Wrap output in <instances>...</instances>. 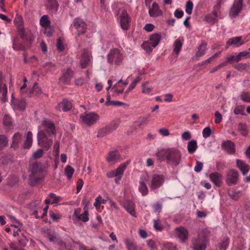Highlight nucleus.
<instances>
[{
  "instance_id": "nucleus-16",
  "label": "nucleus",
  "mask_w": 250,
  "mask_h": 250,
  "mask_svg": "<svg viewBox=\"0 0 250 250\" xmlns=\"http://www.w3.org/2000/svg\"><path fill=\"white\" fill-rule=\"evenodd\" d=\"M91 57V52L86 49H83L82 51V59L80 61V63L82 68H86L89 62Z\"/></svg>"
},
{
  "instance_id": "nucleus-15",
  "label": "nucleus",
  "mask_w": 250,
  "mask_h": 250,
  "mask_svg": "<svg viewBox=\"0 0 250 250\" xmlns=\"http://www.w3.org/2000/svg\"><path fill=\"white\" fill-rule=\"evenodd\" d=\"M5 77L2 75V72H0V93L2 94L1 101L3 103L7 101V88L6 84L4 83Z\"/></svg>"
},
{
  "instance_id": "nucleus-47",
  "label": "nucleus",
  "mask_w": 250,
  "mask_h": 250,
  "mask_svg": "<svg viewBox=\"0 0 250 250\" xmlns=\"http://www.w3.org/2000/svg\"><path fill=\"white\" fill-rule=\"evenodd\" d=\"M109 133H110V132L108 131L106 126H105V127L102 128L99 130L97 136L98 137H103Z\"/></svg>"
},
{
  "instance_id": "nucleus-20",
  "label": "nucleus",
  "mask_w": 250,
  "mask_h": 250,
  "mask_svg": "<svg viewBox=\"0 0 250 250\" xmlns=\"http://www.w3.org/2000/svg\"><path fill=\"white\" fill-rule=\"evenodd\" d=\"M150 118V115L140 117L138 120L134 123L135 126L137 128L143 129L144 126L148 123Z\"/></svg>"
},
{
  "instance_id": "nucleus-49",
  "label": "nucleus",
  "mask_w": 250,
  "mask_h": 250,
  "mask_svg": "<svg viewBox=\"0 0 250 250\" xmlns=\"http://www.w3.org/2000/svg\"><path fill=\"white\" fill-rule=\"evenodd\" d=\"M206 20L209 23L213 24L217 22L218 19L211 14H208L205 17Z\"/></svg>"
},
{
  "instance_id": "nucleus-5",
  "label": "nucleus",
  "mask_w": 250,
  "mask_h": 250,
  "mask_svg": "<svg viewBox=\"0 0 250 250\" xmlns=\"http://www.w3.org/2000/svg\"><path fill=\"white\" fill-rule=\"evenodd\" d=\"M50 136L45 133L43 130H40L37 134L38 143L45 150H47L53 144L52 140L49 138Z\"/></svg>"
},
{
  "instance_id": "nucleus-14",
  "label": "nucleus",
  "mask_w": 250,
  "mask_h": 250,
  "mask_svg": "<svg viewBox=\"0 0 250 250\" xmlns=\"http://www.w3.org/2000/svg\"><path fill=\"white\" fill-rule=\"evenodd\" d=\"M42 125L44 127V129L43 130L45 131V133L49 135L52 134L56 136L55 125L52 121L45 119L42 122Z\"/></svg>"
},
{
  "instance_id": "nucleus-1",
  "label": "nucleus",
  "mask_w": 250,
  "mask_h": 250,
  "mask_svg": "<svg viewBox=\"0 0 250 250\" xmlns=\"http://www.w3.org/2000/svg\"><path fill=\"white\" fill-rule=\"evenodd\" d=\"M156 156L160 161H165L169 165L176 167L181 162L182 154L176 148L168 147L159 150Z\"/></svg>"
},
{
  "instance_id": "nucleus-12",
  "label": "nucleus",
  "mask_w": 250,
  "mask_h": 250,
  "mask_svg": "<svg viewBox=\"0 0 250 250\" xmlns=\"http://www.w3.org/2000/svg\"><path fill=\"white\" fill-rule=\"evenodd\" d=\"M74 26L77 29L79 35L84 34L87 30V26L84 21L80 18L74 20Z\"/></svg>"
},
{
  "instance_id": "nucleus-35",
  "label": "nucleus",
  "mask_w": 250,
  "mask_h": 250,
  "mask_svg": "<svg viewBox=\"0 0 250 250\" xmlns=\"http://www.w3.org/2000/svg\"><path fill=\"white\" fill-rule=\"evenodd\" d=\"M234 68L238 71L243 72L247 71L250 68V65L246 63H239L235 64L234 66Z\"/></svg>"
},
{
  "instance_id": "nucleus-42",
  "label": "nucleus",
  "mask_w": 250,
  "mask_h": 250,
  "mask_svg": "<svg viewBox=\"0 0 250 250\" xmlns=\"http://www.w3.org/2000/svg\"><path fill=\"white\" fill-rule=\"evenodd\" d=\"M240 97L241 100L244 102L250 103V93L248 92H243L241 95Z\"/></svg>"
},
{
  "instance_id": "nucleus-24",
  "label": "nucleus",
  "mask_w": 250,
  "mask_h": 250,
  "mask_svg": "<svg viewBox=\"0 0 250 250\" xmlns=\"http://www.w3.org/2000/svg\"><path fill=\"white\" fill-rule=\"evenodd\" d=\"M236 165L243 175H245L250 169V166L249 165L239 159L236 160Z\"/></svg>"
},
{
  "instance_id": "nucleus-56",
  "label": "nucleus",
  "mask_w": 250,
  "mask_h": 250,
  "mask_svg": "<svg viewBox=\"0 0 250 250\" xmlns=\"http://www.w3.org/2000/svg\"><path fill=\"white\" fill-rule=\"evenodd\" d=\"M105 200L103 199L101 195H99L96 198V201L94 204V206L97 208L100 206L101 203H105Z\"/></svg>"
},
{
  "instance_id": "nucleus-41",
  "label": "nucleus",
  "mask_w": 250,
  "mask_h": 250,
  "mask_svg": "<svg viewBox=\"0 0 250 250\" xmlns=\"http://www.w3.org/2000/svg\"><path fill=\"white\" fill-rule=\"evenodd\" d=\"M64 172L67 178L70 179L74 172V169L70 166H67L65 168Z\"/></svg>"
},
{
  "instance_id": "nucleus-50",
  "label": "nucleus",
  "mask_w": 250,
  "mask_h": 250,
  "mask_svg": "<svg viewBox=\"0 0 250 250\" xmlns=\"http://www.w3.org/2000/svg\"><path fill=\"white\" fill-rule=\"evenodd\" d=\"M233 112L235 115H245L244 113V107L242 105H238L236 106L233 110Z\"/></svg>"
},
{
  "instance_id": "nucleus-55",
  "label": "nucleus",
  "mask_w": 250,
  "mask_h": 250,
  "mask_svg": "<svg viewBox=\"0 0 250 250\" xmlns=\"http://www.w3.org/2000/svg\"><path fill=\"white\" fill-rule=\"evenodd\" d=\"M26 103L24 99H21L17 104L18 108L21 111L24 110L26 107Z\"/></svg>"
},
{
  "instance_id": "nucleus-61",
  "label": "nucleus",
  "mask_w": 250,
  "mask_h": 250,
  "mask_svg": "<svg viewBox=\"0 0 250 250\" xmlns=\"http://www.w3.org/2000/svg\"><path fill=\"white\" fill-rule=\"evenodd\" d=\"M44 28V33L46 35V36L48 37L52 36L54 32L53 28L49 26Z\"/></svg>"
},
{
  "instance_id": "nucleus-43",
  "label": "nucleus",
  "mask_w": 250,
  "mask_h": 250,
  "mask_svg": "<svg viewBox=\"0 0 250 250\" xmlns=\"http://www.w3.org/2000/svg\"><path fill=\"white\" fill-rule=\"evenodd\" d=\"M142 47L146 50L147 52L150 53L152 52L153 47L152 46L151 43L149 42H144L142 44Z\"/></svg>"
},
{
  "instance_id": "nucleus-53",
  "label": "nucleus",
  "mask_w": 250,
  "mask_h": 250,
  "mask_svg": "<svg viewBox=\"0 0 250 250\" xmlns=\"http://www.w3.org/2000/svg\"><path fill=\"white\" fill-rule=\"evenodd\" d=\"M193 5L191 1L188 0L186 3V12L188 14L190 15L191 14L192 11Z\"/></svg>"
},
{
  "instance_id": "nucleus-34",
  "label": "nucleus",
  "mask_w": 250,
  "mask_h": 250,
  "mask_svg": "<svg viewBox=\"0 0 250 250\" xmlns=\"http://www.w3.org/2000/svg\"><path fill=\"white\" fill-rule=\"evenodd\" d=\"M139 189L143 196H145L148 193V190L147 187L144 180L142 178L141 179Z\"/></svg>"
},
{
  "instance_id": "nucleus-52",
  "label": "nucleus",
  "mask_w": 250,
  "mask_h": 250,
  "mask_svg": "<svg viewBox=\"0 0 250 250\" xmlns=\"http://www.w3.org/2000/svg\"><path fill=\"white\" fill-rule=\"evenodd\" d=\"M8 145V140L5 135H0V147L3 148Z\"/></svg>"
},
{
  "instance_id": "nucleus-64",
  "label": "nucleus",
  "mask_w": 250,
  "mask_h": 250,
  "mask_svg": "<svg viewBox=\"0 0 250 250\" xmlns=\"http://www.w3.org/2000/svg\"><path fill=\"white\" fill-rule=\"evenodd\" d=\"M9 246L12 250H24L23 248L20 247L14 242L11 243Z\"/></svg>"
},
{
  "instance_id": "nucleus-54",
  "label": "nucleus",
  "mask_w": 250,
  "mask_h": 250,
  "mask_svg": "<svg viewBox=\"0 0 250 250\" xmlns=\"http://www.w3.org/2000/svg\"><path fill=\"white\" fill-rule=\"evenodd\" d=\"M50 198L53 200L51 202L52 204H57L59 201L62 199V197L60 196H57L54 193H50L49 195Z\"/></svg>"
},
{
  "instance_id": "nucleus-11",
  "label": "nucleus",
  "mask_w": 250,
  "mask_h": 250,
  "mask_svg": "<svg viewBox=\"0 0 250 250\" xmlns=\"http://www.w3.org/2000/svg\"><path fill=\"white\" fill-rule=\"evenodd\" d=\"M176 235L181 243H185L188 239L189 233L184 227H177L175 229Z\"/></svg>"
},
{
  "instance_id": "nucleus-33",
  "label": "nucleus",
  "mask_w": 250,
  "mask_h": 250,
  "mask_svg": "<svg viewBox=\"0 0 250 250\" xmlns=\"http://www.w3.org/2000/svg\"><path fill=\"white\" fill-rule=\"evenodd\" d=\"M197 148V143L196 140H192L188 144V150L189 153H193Z\"/></svg>"
},
{
  "instance_id": "nucleus-59",
  "label": "nucleus",
  "mask_w": 250,
  "mask_h": 250,
  "mask_svg": "<svg viewBox=\"0 0 250 250\" xmlns=\"http://www.w3.org/2000/svg\"><path fill=\"white\" fill-rule=\"evenodd\" d=\"M202 134L203 137L204 138H207L211 134L210 128L209 126L205 128L203 130Z\"/></svg>"
},
{
  "instance_id": "nucleus-27",
  "label": "nucleus",
  "mask_w": 250,
  "mask_h": 250,
  "mask_svg": "<svg viewBox=\"0 0 250 250\" xmlns=\"http://www.w3.org/2000/svg\"><path fill=\"white\" fill-rule=\"evenodd\" d=\"M161 39V35L160 33H155L151 35L149 39V42L153 47H155L159 44Z\"/></svg>"
},
{
  "instance_id": "nucleus-23",
  "label": "nucleus",
  "mask_w": 250,
  "mask_h": 250,
  "mask_svg": "<svg viewBox=\"0 0 250 250\" xmlns=\"http://www.w3.org/2000/svg\"><path fill=\"white\" fill-rule=\"evenodd\" d=\"M148 13L149 16L152 17H157L162 14V11L156 2L152 3V7L149 9Z\"/></svg>"
},
{
  "instance_id": "nucleus-44",
  "label": "nucleus",
  "mask_w": 250,
  "mask_h": 250,
  "mask_svg": "<svg viewBox=\"0 0 250 250\" xmlns=\"http://www.w3.org/2000/svg\"><path fill=\"white\" fill-rule=\"evenodd\" d=\"M46 5L50 9H55L57 7L56 0H45Z\"/></svg>"
},
{
  "instance_id": "nucleus-62",
  "label": "nucleus",
  "mask_w": 250,
  "mask_h": 250,
  "mask_svg": "<svg viewBox=\"0 0 250 250\" xmlns=\"http://www.w3.org/2000/svg\"><path fill=\"white\" fill-rule=\"evenodd\" d=\"M215 119L214 122L215 124H219L221 122L222 120V116L221 113L219 111H216L215 112Z\"/></svg>"
},
{
  "instance_id": "nucleus-58",
  "label": "nucleus",
  "mask_w": 250,
  "mask_h": 250,
  "mask_svg": "<svg viewBox=\"0 0 250 250\" xmlns=\"http://www.w3.org/2000/svg\"><path fill=\"white\" fill-rule=\"evenodd\" d=\"M3 123L5 125L10 126L12 125L11 118L8 115H5L3 118Z\"/></svg>"
},
{
  "instance_id": "nucleus-4",
  "label": "nucleus",
  "mask_w": 250,
  "mask_h": 250,
  "mask_svg": "<svg viewBox=\"0 0 250 250\" xmlns=\"http://www.w3.org/2000/svg\"><path fill=\"white\" fill-rule=\"evenodd\" d=\"M107 60L108 63L119 65L123 60V56L120 51L118 48H113L110 50L107 56Z\"/></svg>"
},
{
  "instance_id": "nucleus-28",
  "label": "nucleus",
  "mask_w": 250,
  "mask_h": 250,
  "mask_svg": "<svg viewBox=\"0 0 250 250\" xmlns=\"http://www.w3.org/2000/svg\"><path fill=\"white\" fill-rule=\"evenodd\" d=\"M229 243V238L228 236L224 237L218 244L219 250H226Z\"/></svg>"
},
{
  "instance_id": "nucleus-45",
  "label": "nucleus",
  "mask_w": 250,
  "mask_h": 250,
  "mask_svg": "<svg viewBox=\"0 0 250 250\" xmlns=\"http://www.w3.org/2000/svg\"><path fill=\"white\" fill-rule=\"evenodd\" d=\"M88 211L87 209L84 210V212L78 216V220L86 222L88 221Z\"/></svg>"
},
{
  "instance_id": "nucleus-36",
  "label": "nucleus",
  "mask_w": 250,
  "mask_h": 250,
  "mask_svg": "<svg viewBox=\"0 0 250 250\" xmlns=\"http://www.w3.org/2000/svg\"><path fill=\"white\" fill-rule=\"evenodd\" d=\"M119 124L120 122L118 120H115L111 122L109 125L106 126L110 133L118 127Z\"/></svg>"
},
{
  "instance_id": "nucleus-32",
  "label": "nucleus",
  "mask_w": 250,
  "mask_h": 250,
  "mask_svg": "<svg viewBox=\"0 0 250 250\" xmlns=\"http://www.w3.org/2000/svg\"><path fill=\"white\" fill-rule=\"evenodd\" d=\"M125 208L129 212L131 215L135 216V212L134 207V204L132 202H128L125 204Z\"/></svg>"
},
{
  "instance_id": "nucleus-22",
  "label": "nucleus",
  "mask_w": 250,
  "mask_h": 250,
  "mask_svg": "<svg viewBox=\"0 0 250 250\" xmlns=\"http://www.w3.org/2000/svg\"><path fill=\"white\" fill-rule=\"evenodd\" d=\"M244 43L242 40V36H238L231 38L227 41V44L228 45H233L235 47H238Z\"/></svg>"
},
{
  "instance_id": "nucleus-40",
  "label": "nucleus",
  "mask_w": 250,
  "mask_h": 250,
  "mask_svg": "<svg viewBox=\"0 0 250 250\" xmlns=\"http://www.w3.org/2000/svg\"><path fill=\"white\" fill-rule=\"evenodd\" d=\"M182 46V43L180 40H177L174 43L173 52L178 55L181 50Z\"/></svg>"
},
{
  "instance_id": "nucleus-21",
  "label": "nucleus",
  "mask_w": 250,
  "mask_h": 250,
  "mask_svg": "<svg viewBox=\"0 0 250 250\" xmlns=\"http://www.w3.org/2000/svg\"><path fill=\"white\" fill-rule=\"evenodd\" d=\"M222 148L229 154H233L235 152V145L231 141L228 140L223 142Z\"/></svg>"
},
{
  "instance_id": "nucleus-46",
  "label": "nucleus",
  "mask_w": 250,
  "mask_h": 250,
  "mask_svg": "<svg viewBox=\"0 0 250 250\" xmlns=\"http://www.w3.org/2000/svg\"><path fill=\"white\" fill-rule=\"evenodd\" d=\"M238 130L240 132L243 136H245L247 135V131L245 124L239 123L238 126Z\"/></svg>"
},
{
  "instance_id": "nucleus-60",
  "label": "nucleus",
  "mask_w": 250,
  "mask_h": 250,
  "mask_svg": "<svg viewBox=\"0 0 250 250\" xmlns=\"http://www.w3.org/2000/svg\"><path fill=\"white\" fill-rule=\"evenodd\" d=\"M203 164L202 162L197 161L196 162V166L194 167V170L196 172H199L202 169Z\"/></svg>"
},
{
  "instance_id": "nucleus-6",
  "label": "nucleus",
  "mask_w": 250,
  "mask_h": 250,
  "mask_svg": "<svg viewBox=\"0 0 250 250\" xmlns=\"http://www.w3.org/2000/svg\"><path fill=\"white\" fill-rule=\"evenodd\" d=\"M238 172L233 169H229L227 173L226 178V183L229 186L236 185L239 179Z\"/></svg>"
},
{
  "instance_id": "nucleus-18",
  "label": "nucleus",
  "mask_w": 250,
  "mask_h": 250,
  "mask_svg": "<svg viewBox=\"0 0 250 250\" xmlns=\"http://www.w3.org/2000/svg\"><path fill=\"white\" fill-rule=\"evenodd\" d=\"M72 107L71 102L66 99H64L62 102L59 104L56 107L57 110L61 111L62 110L64 112L70 110Z\"/></svg>"
},
{
  "instance_id": "nucleus-25",
  "label": "nucleus",
  "mask_w": 250,
  "mask_h": 250,
  "mask_svg": "<svg viewBox=\"0 0 250 250\" xmlns=\"http://www.w3.org/2000/svg\"><path fill=\"white\" fill-rule=\"evenodd\" d=\"M22 135L21 134L17 132L13 136L12 138V144L11 147L15 149L17 148L19 146V145L22 141Z\"/></svg>"
},
{
  "instance_id": "nucleus-3",
  "label": "nucleus",
  "mask_w": 250,
  "mask_h": 250,
  "mask_svg": "<svg viewBox=\"0 0 250 250\" xmlns=\"http://www.w3.org/2000/svg\"><path fill=\"white\" fill-rule=\"evenodd\" d=\"M208 239L205 235L199 234L191 239V248L193 250H206Z\"/></svg>"
},
{
  "instance_id": "nucleus-10",
  "label": "nucleus",
  "mask_w": 250,
  "mask_h": 250,
  "mask_svg": "<svg viewBox=\"0 0 250 250\" xmlns=\"http://www.w3.org/2000/svg\"><path fill=\"white\" fill-rule=\"evenodd\" d=\"M81 118L83 123L88 125H91L99 120V116L95 113H90L81 116Z\"/></svg>"
},
{
  "instance_id": "nucleus-31",
  "label": "nucleus",
  "mask_w": 250,
  "mask_h": 250,
  "mask_svg": "<svg viewBox=\"0 0 250 250\" xmlns=\"http://www.w3.org/2000/svg\"><path fill=\"white\" fill-rule=\"evenodd\" d=\"M207 44L206 42H202L198 47V50L196 52V56L200 57L204 55L207 49Z\"/></svg>"
},
{
  "instance_id": "nucleus-7",
  "label": "nucleus",
  "mask_w": 250,
  "mask_h": 250,
  "mask_svg": "<svg viewBox=\"0 0 250 250\" xmlns=\"http://www.w3.org/2000/svg\"><path fill=\"white\" fill-rule=\"evenodd\" d=\"M243 0H235L231 6L229 15L231 18H235L238 15L242 10Z\"/></svg>"
},
{
  "instance_id": "nucleus-57",
  "label": "nucleus",
  "mask_w": 250,
  "mask_h": 250,
  "mask_svg": "<svg viewBox=\"0 0 250 250\" xmlns=\"http://www.w3.org/2000/svg\"><path fill=\"white\" fill-rule=\"evenodd\" d=\"M43 154V150L42 149H39L33 153V157L35 159H37L42 157Z\"/></svg>"
},
{
  "instance_id": "nucleus-26",
  "label": "nucleus",
  "mask_w": 250,
  "mask_h": 250,
  "mask_svg": "<svg viewBox=\"0 0 250 250\" xmlns=\"http://www.w3.org/2000/svg\"><path fill=\"white\" fill-rule=\"evenodd\" d=\"M209 178L211 181H212L216 186L218 187L220 186L222 178L221 174L218 172L212 173L210 174Z\"/></svg>"
},
{
  "instance_id": "nucleus-39",
  "label": "nucleus",
  "mask_w": 250,
  "mask_h": 250,
  "mask_svg": "<svg viewBox=\"0 0 250 250\" xmlns=\"http://www.w3.org/2000/svg\"><path fill=\"white\" fill-rule=\"evenodd\" d=\"M50 22L48 20L47 15H43L40 19V24L42 27H46L50 25Z\"/></svg>"
},
{
  "instance_id": "nucleus-63",
  "label": "nucleus",
  "mask_w": 250,
  "mask_h": 250,
  "mask_svg": "<svg viewBox=\"0 0 250 250\" xmlns=\"http://www.w3.org/2000/svg\"><path fill=\"white\" fill-rule=\"evenodd\" d=\"M28 240L25 237H23L19 240L18 246L23 249Z\"/></svg>"
},
{
  "instance_id": "nucleus-9",
  "label": "nucleus",
  "mask_w": 250,
  "mask_h": 250,
  "mask_svg": "<svg viewBox=\"0 0 250 250\" xmlns=\"http://www.w3.org/2000/svg\"><path fill=\"white\" fill-rule=\"evenodd\" d=\"M120 21L121 28L124 30H128L129 28L131 19L125 10H123L121 12Z\"/></svg>"
},
{
  "instance_id": "nucleus-8",
  "label": "nucleus",
  "mask_w": 250,
  "mask_h": 250,
  "mask_svg": "<svg viewBox=\"0 0 250 250\" xmlns=\"http://www.w3.org/2000/svg\"><path fill=\"white\" fill-rule=\"evenodd\" d=\"M165 177L163 175L154 174L152 176L150 188L151 189H155L162 185L164 182Z\"/></svg>"
},
{
  "instance_id": "nucleus-13",
  "label": "nucleus",
  "mask_w": 250,
  "mask_h": 250,
  "mask_svg": "<svg viewBox=\"0 0 250 250\" xmlns=\"http://www.w3.org/2000/svg\"><path fill=\"white\" fill-rule=\"evenodd\" d=\"M15 22L17 25L19 32L21 38L24 42L27 41L28 39L27 36L25 34L24 29L23 27V22L22 17L17 14L16 18L15 19Z\"/></svg>"
},
{
  "instance_id": "nucleus-38",
  "label": "nucleus",
  "mask_w": 250,
  "mask_h": 250,
  "mask_svg": "<svg viewBox=\"0 0 250 250\" xmlns=\"http://www.w3.org/2000/svg\"><path fill=\"white\" fill-rule=\"evenodd\" d=\"M35 92V95L38 96L42 93V90L41 88H39L38 86V84L37 83H35L34 84L33 86L32 91H30V96L31 97L32 95V93Z\"/></svg>"
},
{
  "instance_id": "nucleus-2",
  "label": "nucleus",
  "mask_w": 250,
  "mask_h": 250,
  "mask_svg": "<svg viewBox=\"0 0 250 250\" xmlns=\"http://www.w3.org/2000/svg\"><path fill=\"white\" fill-rule=\"evenodd\" d=\"M28 184L35 186L41 182L45 177V169L41 163L35 162L30 164L29 167Z\"/></svg>"
},
{
  "instance_id": "nucleus-51",
  "label": "nucleus",
  "mask_w": 250,
  "mask_h": 250,
  "mask_svg": "<svg viewBox=\"0 0 250 250\" xmlns=\"http://www.w3.org/2000/svg\"><path fill=\"white\" fill-rule=\"evenodd\" d=\"M13 48L15 50H24L25 47L22 44L20 45H17V39H15L13 42Z\"/></svg>"
},
{
  "instance_id": "nucleus-30",
  "label": "nucleus",
  "mask_w": 250,
  "mask_h": 250,
  "mask_svg": "<svg viewBox=\"0 0 250 250\" xmlns=\"http://www.w3.org/2000/svg\"><path fill=\"white\" fill-rule=\"evenodd\" d=\"M32 133L28 131L27 133L26 138L24 143L23 147L25 149H29L32 144Z\"/></svg>"
},
{
  "instance_id": "nucleus-17",
  "label": "nucleus",
  "mask_w": 250,
  "mask_h": 250,
  "mask_svg": "<svg viewBox=\"0 0 250 250\" xmlns=\"http://www.w3.org/2000/svg\"><path fill=\"white\" fill-rule=\"evenodd\" d=\"M107 161L111 164H115L121 160V157L117 150L110 151L106 158Z\"/></svg>"
},
{
  "instance_id": "nucleus-29",
  "label": "nucleus",
  "mask_w": 250,
  "mask_h": 250,
  "mask_svg": "<svg viewBox=\"0 0 250 250\" xmlns=\"http://www.w3.org/2000/svg\"><path fill=\"white\" fill-rule=\"evenodd\" d=\"M130 160H127L125 163L121 164L115 170L117 176L122 177L124 174V172L125 169L127 166L129 165Z\"/></svg>"
},
{
  "instance_id": "nucleus-19",
  "label": "nucleus",
  "mask_w": 250,
  "mask_h": 250,
  "mask_svg": "<svg viewBox=\"0 0 250 250\" xmlns=\"http://www.w3.org/2000/svg\"><path fill=\"white\" fill-rule=\"evenodd\" d=\"M73 75V71L70 68L64 72L60 78L59 81L64 84H68L70 83V80Z\"/></svg>"
},
{
  "instance_id": "nucleus-37",
  "label": "nucleus",
  "mask_w": 250,
  "mask_h": 250,
  "mask_svg": "<svg viewBox=\"0 0 250 250\" xmlns=\"http://www.w3.org/2000/svg\"><path fill=\"white\" fill-rule=\"evenodd\" d=\"M125 243L128 250H137V247L134 242L131 239H126Z\"/></svg>"
},
{
  "instance_id": "nucleus-48",
  "label": "nucleus",
  "mask_w": 250,
  "mask_h": 250,
  "mask_svg": "<svg viewBox=\"0 0 250 250\" xmlns=\"http://www.w3.org/2000/svg\"><path fill=\"white\" fill-rule=\"evenodd\" d=\"M221 0H218L217 4L213 6V11L211 14V15L214 16V17L218 18V12L219 11L220 9V2Z\"/></svg>"
}]
</instances>
